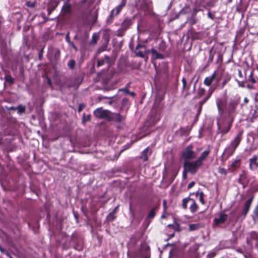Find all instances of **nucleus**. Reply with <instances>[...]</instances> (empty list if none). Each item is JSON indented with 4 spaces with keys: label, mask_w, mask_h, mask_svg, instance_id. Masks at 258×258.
Masks as SVG:
<instances>
[{
    "label": "nucleus",
    "mask_w": 258,
    "mask_h": 258,
    "mask_svg": "<svg viewBox=\"0 0 258 258\" xmlns=\"http://www.w3.org/2000/svg\"><path fill=\"white\" fill-rule=\"evenodd\" d=\"M234 119L225 116H222L217 119L218 126L217 134L223 136L227 134L230 131Z\"/></svg>",
    "instance_id": "1"
},
{
    "label": "nucleus",
    "mask_w": 258,
    "mask_h": 258,
    "mask_svg": "<svg viewBox=\"0 0 258 258\" xmlns=\"http://www.w3.org/2000/svg\"><path fill=\"white\" fill-rule=\"evenodd\" d=\"M161 107L154 105L148 114L146 122V125L152 126L155 125L161 119Z\"/></svg>",
    "instance_id": "2"
},
{
    "label": "nucleus",
    "mask_w": 258,
    "mask_h": 258,
    "mask_svg": "<svg viewBox=\"0 0 258 258\" xmlns=\"http://www.w3.org/2000/svg\"><path fill=\"white\" fill-rule=\"evenodd\" d=\"M239 102L240 98L239 97L231 99L226 108V115H225V116L234 119L237 114L236 108L239 104Z\"/></svg>",
    "instance_id": "3"
},
{
    "label": "nucleus",
    "mask_w": 258,
    "mask_h": 258,
    "mask_svg": "<svg viewBox=\"0 0 258 258\" xmlns=\"http://www.w3.org/2000/svg\"><path fill=\"white\" fill-rule=\"evenodd\" d=\"M202 165L198 160L195 161H186L184 162L183 168L191 174H195Z\"/></svg>",
    "instance_id": "4"
},
{
    "label": "nucleus",
    "mask_w": 258,
    "mask_h": 258,
    "mask_svg": "<svg viewBox=\"0 0 258 258\" xmlns=\"http://www.w3.org/2000/svg\"><path fill=\"white\" fill-rule=\"evenodd\" d=\"M187 204H190L189 210L191 213H194L197 211L198 206L195 200L190 198L183 199L182 204V208L184 209H186Z\"/></svg>",
    "instance_id": "5"
},
{
    "label": "nucleus",
    "mask_w": 258,
    "mask_h": 258,
    "mask_svg": "<svg viewBox=\"0 0 258 258\" xmlns=\"http://www.w3.org/2000/svg\"><path fill=\"white\" fill-rule=\"evenodd\" d=\"M150 52V50L147 49L146 45L144 44H138L136 48V55L141 58L148 59L147 54Z\"/></svg>",
    "instance_id": "6"
},
{
    "label": "nucleus",
    "mask_w": 258,
    "mask_h": 258,
    "mask_svg": "<svg viewBox=\"0 0 258 258\" xmlns=\"http://www.w3.org/2000/svg\"><path fill=\"white\" fill-rule=\"evenodd\" d=\"M182 156L184 160V162L195 159L196 156L195 152L192 150V146H188L186 147L183 152Z\"/></svg>",
    "instance_id": "7"
},
{
    "label": "nucleus",
    "mask_w": 258,
    "mask_h": 258,
    "mask_svg": "<svg viewBox=\"0 0 258 258\" xmlns=\"http://www.w3.org/2000/svg\"><path fill=\"white\" fill-rule=\"evenodd\" d=\"M258 233L255 231H251L247 233L246 237V243L252 247L253 242H255V244L258 246Z\"/></svg>",
    "instance_id": "8"
},
{
    "label": "nucleus",
    "mask_w": 258,
    "mask_h": 258,
    "mask_svg": "<svg viewBox=\"0 0 258 258\" xmlns=\"http://www.w3.org/2000/svg\"><path fill=\"white\" fill-rule=\"evenodd\" d=\"M109 111L108 110L103 109L102 107L98 108L94 111V116L99 119H107Z\"/></svg>",
    "instance_id": "9"
},
{
    "label": "nucleus",
    "mask_w": 258,
    "mask_h": 258,
    "mask_svg": "<svg viewBox=\"0 0 258 258\" xmlns=\"http://www.w3.org/2000/svg\"><path fill=\"white\" fill-rule=\"evenodd\" d=\"M126 3L127 0H121L120 3L111 11L109 18L112 19L115 16L117 15L125 7Z\"/></svg>",
    "instance_id": "10"
},
{
    "label": "nucleus",
    "mask_w": 258,
    "mask_h": 258,
    "mask_svg": "<svg viewBox=\"0 0 258 258\" xmlns=\"http://www.w3.org/2000/svg\"><path fill=\"white\" fill-rule=\"evenodd\" d=\"M249 168L251 171H255L258 168V154H255L249 159Z\"/></svg>",
    "instance_id": "11"
},
{
    "label": "nucleus",
    "mask_w": 258,
    "mask_h": 258,
    "mask_svg": "<svg viewBox=\"0 0 258 258\" xmlns=\"http://www.w3.org/2000/svg\"><path fill=\"white\" fill-rule=\"evenodd\" d=\"M123 120V117L119 113H112L109 111V113L107 120L115 122H120Z\"/></svg>",
    "instance_id": "12"
},
{
    "label": "nucleus",
    "mask_w": 258,
    "mask_h": 258,
    "mask_svg": "<svg viewBox=\"0 0 258 258\" xmlns=\"http://www.w3.org/2000/svg\"><path fill=\"white\" fill-rule=\"evenodd\" d=\"M241 136L242 133H238L229 145L236 150L241 141Z\"/></svg>",
    "instance_id": "13"
},
{
    "label": "nucleus",
    "mask_w": 258,
    "mask_h": 258,
    "mask_svg": "<svg viewBox=\"0 0 258 258\" xmlns=\"http://www.w3.org/2000/svg\"><path fill=\"white\" fill-rule=\"evenodd\" d=\"M227 217V215L224 214L223 213H221L220 214L219 217L215 218L214 219V224L216 225L223 224L226 221Z\"/></svg>",
    "instance_id": "14"
},
{
    "label": "nucleus",
    "mask_w": 258,
    "mask_h": 258,
    "mask_svg": "<svg viewBox=\"0 0 258 258\" xmlns=\"http://www.w3.org/2000/svg\"><path fill=\"white\" fill-rule=\"evenodd\" d=\"M252 200L253 197H251L250 198L247 200L244 204L242 212V214L243 215L244 217H245L246 216L247 213L249 211V210L250 209V207L252 202Z\"/></svg>",
    "instance_id": "15"
},
{
    "label": "nucleus",
    "mask_w": 258,
    "mask_h": 258,
    "mask_svg": "<svg viewBox=\"0 0 258 258\" xmlns=\"http://www.w3.org/2000/svg\"><path fill=\"white\" fill-rule=\"evenodd\" d=\"M58 3L56 1H51L48 4L47 8L48 15L50 14L56 9L57 7Z\"/></svg>",
    "instance_id": "16"
},
{
    "label": "nucleus",
    "mask_w": 258,
    "mask_h": 258,
    "mask_svg": "<svg viewBox=\"0 0 258 258\" xmlns=\"http://www.w3.org/2000/svg\"><path fill=\"white\" fill-rule=\"evenodd\" d=\"M110 59L109 57H108L107 55H105L104 57L103 58L98 60L97 63V67H100L104 65L106 63L108 64V66H109V64H110Z\"/></svg>",
    "instance_id": "17"
},
{
    "label": "nucleus",
    "mask_w": 258,
    "mask_h": 258,
    "mask_svg": "<svg viewBox=\"0 0 258 258\" xmlns=\"http://www.w3.org/2000/svg\"><path fill=\"white\" fill-rule=\"evenodd\" d=\"M216 73L215 72L211 76L206 77L204 80V84L207 86H210L213 83L216 78Z\"/></svg>",
    "instance_id": "18"
},
{
    "label": "nucleus",
    "mask_w": 258,
    "mask_h": 258,
    "mask_svg": "<svg viewBox=\"0 0 258 258\" xmlns=\"http://www.w3.org/2000/svg\"><path fill=\"white\" fill-rule=\"evenodd\" d=\"M132 20L129 18H126L122 22L121 25V28H122L126 31L127 29L129 28L130 26L132 25Z\"/></svg>",
    "instance_id": "19"
},
{
    "label": "nucleus",
    "mask_w": 258,
    "mask_h": 258,
    "mask_svg": "<svg viewBox=\"0 0 258 258\" xmlns=\"http://www.w3.org/2000/svg\"><path fill=\"white\" fill-rule=\"evenodd\" d=\"M204 225L202 223L190 224L188 225L189 231H193L203 227Z\"/></svg>",
    "instance_id": "20"
},
{
    "label": "nucleus",
    "mask_w": 258,
    "mask_h": 258,
    "mask_svg": "<svg viewBox=\"0 0 258 258\" xmlns=\"http://www.w3.org/2000/svg\"><path fill=\"white\" fill-rule=\"evenodd\" d=\"M235 149L230 147L229 145L225 149L223 153L227 155V158L231 156L234 153Z\"/></svg>",
    "instance_id": "21"
},
{
    "label": "nucleus",
    "mask_w": 258,
    "mask_h": 258,
    "mask_svg": "<svg viewBox=\"0 0 258 258\" xmlns=\"http://www.w3.org/2000/svg\"><path fill=\"white\" fill-rule=\"evenodd\" d=\"M210 150L208 149L205 151H204L201 156L198 158V160L200 161V162L203 164V161L208 157L210 153Z\"/></svg>",
    "instance_id": "22"
},
{
    "label": "nucleus",
    "mask_w": 258,
    "mask_h": 258,
    "mask_svg": "<svg viewBox=\"0 0 258 258\" xmlns=\"http://www.w3.org/2000/svg\"><path fill=\"white\" fill-rule=\"evenodd\" d=\"M152 54L153 59H163L164 56L163 54L159 53L155 49H152L150 50Z\"/></svg>",
    "instance_id": "23"
},
{
    "label": "nucleus",
    "mask_w": 258,
    "mask_h": 258,
    "mask_svg": "<svg viewBox=\"0 0 258 258\" xmlns=\"http://www.w3.org/2000/svg\"><path fill=\"white\" fill-rule=\"evenodd\" d=\"M246 178L245 173H243L240 175L238 179V182L243 185V188L245 186Z\"/></svg>",
    "instance_id": "24"
},
{
    "label": "nucleus",
    "mask_w": 258,
    "mask_h": 258,
    "mask_svg": "<svg viewBox=\"0 0 258 258\" xmlns=\"http://www.w3.org/2000/svg\"><path fill=\"white\" fill-rule=\"evenodd\" d=\"M62 11L65 14L70 13L71 11V5L70 4L65 3L62 8Z\"/></svg>",
    "instance_id": "25"
},
{
    "label": "nucleus",
    "mask_w": 258,
    "mask_h": 258,
    "mask_svg": "<svg viewBox=\"0 0 258 258\" xmlns=\"http://www.w3.org/2000/svg\"><path fill=\"white\" fill-rule=\"evenodd\" d=\"M241 160L239 158L235 159L230 165V168L235 169L239 167Z\"/></svg>",
    "instance_id": "26"
},
{
    "label": "nucleus",
    "mask_w": 258,
    "mask_h": 258,
    "mask_svg": "<svg viewBox=\"0 0 258 258\" xmlns=\"http://www.w3.org/2000/svg\"><path fill=\"white\" fill-rule=\"evenodd\" d=\"M196 196L197 197H199L200 202H201V203L202 205H204L205 204V201H204V194L203 193V191H200L198 190L196 192Z\"/></svg>",
    "instance_id": "27"
},
{
    "label": "nucleus",
    "mask_w": 258,
    "mask_h": 258,
    "mask_svg": "<svg viewBox=\"0 0 258 258\" xmlns=\"http://www.w3.org/2000/svg\"><path fill=\"white\" fill-rule=\"evenodd\" d=\"M149 151V148H147L145 149L142 153V155L141 156V158L144 161H146L148 160V155L147 153Z\"/></svg>",
    "instance_id": "28"
},
{
    "label": "nucleus",
    "mask_w": 258,
    "mask_h": 258,
    "mask_svg": "<svg viewBox=\"0 0 258 258\" xmlns=\"http://www.w3.org/2000/svg\"><path fill=\"white\" fill-rule=\"evenodd\" d=\"M253 72L252 71L250 72V75L247 79V81L251 83L252 84H255L256 82L255 79L253 77Z\"/></svg>",
    "instance_id": "29"
},
{
    "label": "nucleus",
    "mask_w": 258,
    "mask_h": 258,
    "mask_svg": "<svg viewBox=\"0 0 258 258\" xmlns=\"http://www.w3.org/2000/svg\"><path fill=\"white\" fill-rule=\"evenodd\" d=\"M157 209L156 207L154 208L149 212L147 218L149 219H153L155 215V211Z\"/></svg>",
    "instance_id": "30"
},
{
    "label": "nucleus",
    "mask_w": 258,
    "mask_h": 258,
    "mask_svg": "<svg viewBox=\"0 0 258 258\" xmlns=\"http://www.w3.org/2000/svg\"><path fill=\"white\" fill-rule=\"evenodd\" d=\"M75 65H76V61L74 59H70L69 61V62H68V66L71 70H73L74 69Z\"/></svg>",
    "instance_id": "31"
},
{
    "label": "nucleus",
    "mask_w": 258,
    "mask_h": 258,
    "mask_svg": "<svg viewBox=\"0 0 258 258\" xmlns=\"http://www.w3.org/2000/svg\"><path fill=\"white\" fill-rule=\"evenodd\" d=\"M125 30L122 28H120L116 31V35L118 37H121L124 35Z\"/></svg>",
    "instance_id": "32"
},
{
    "label": "nucleus",
    "mask_w": 258,
    "mask_h": 258,
    "mask_svg": "<svg viewBox=\"0 0 258 258\" xmlns=\"http://www.w3.org/2000/svg\"><path fill=\"white\" fill-rule=\"evenodd\" d=\"M5 81L11 84L14 83V79L10 75H6L5 77Z\"/></svg>",
    "instance_id": "33"
},
{
    "label": "nucleus",
    "mask_w": 258,
    "mask_h": 258,
    "mask_svg": "<svg viewBox=\"0 0 258 258\" xmlns=\"http://www.w3.org/2000/svg\"><path fill=\"white\" fill-rule=\"evenodd\" d=\"M216 104L219 112L222 111L221 105H222V101L220 99H218L216 101Z\"/></svg>",
    "instance_id": "34"
},
{
    "label": "nucleus",
    "mask_w": 258,
    "mask_h": 258,
    "mask_svg": "<svg viewBox=\"0 0 258 258\" xmlns=\"http://www.w3.org/2000/svg\"><path fill=\"white\" fill-rule=\"evenodd\" d=\"M218 172L219 173L224 175H226L227 173V171L224 168L222 167H219L218 168Z\"/></svg>",
    "instance_id": "35"
},
{
    "label": "nucleus",
    "mask_w": 258,
    "mask_h": 258,
    "mask_svg": "<svg viewBox=\"0 0 258 258\" xmlns=\"http://www.w3.org/2000/svg\"><path fill=\"white\" fill-rule=\"evenodd\" d=\"M98 39V36L95 34H94L92 36V43L93 44L96 43Z\"/></svg>",
    "instance_id": "36"
},
{
    "label": "nucleus",
    "mask_w": 258,
    "mask_h": 258,
    "mask_svg": "<svg viewBox=\"0 0 258 258\" xmlns=\"http://www.w3.org/2000/svg\"><path fill=\"white\" fill-rule=\"evenodd\" d=\"M90 120V115H88L87 116H85V114H84L83 118V122H85L86 121H89Z\"/></svg>",
    "instance_id": "37"
},
{
    "label": "nucleus",
    "mask_w": 258,
    "mask_h": 258,
    "mask_svg": "<svg viewBox=\"0 0 258 258\" xmlns=\"http://www.w3.org/2000/svg\"><path fill=\"white\" fill-rule=\"evenodd\" d=\"M35 3L31 2H27L26 3V6L28 7L34 8L35 7Z\"/></svg>",
    "instance_id": "38"
},
{
    "label": "nucleus",
    "mask_w": 258,
    "mask_h": 258,
    "mask_svg": "<svg viewBox=\"0 0 258 258\" xmlns=\"http://www.w3.org/2000/svg\"><path fill=\"white\" fill-rule=\"evenodd\" d=\"M114 215V214H113V213L112 212H111L108 216V219L111 221L114 220V219H115V216Z\"/></svg>",
    "instance_id": "39"
},
{
    "label": "nucleus",
    "mask_w": 258,
    "mask_h": 258,
    "mask_svg": "<svg viewBox=\"0 0 258 258\" xmlns=\"http://www.w3.org/2000/svg\"><path fill=\"white\" fill-rule=\"evenodd\" d=\"M253 215L256 218H258V205H257L255 207V208L253 211Z\"/></svg>",
    "instance_id": "40"
},
{
    "label": "nucleus",
    "mask_w": 258,
    "mask_h": 258,
    "mask_svg": "<svg viewBox=\"0 0 258 258\" xmlns=\"http://www.w3.org/2000/svg\"><path fill=\"white\" fill-rule=\"evenodd\" d=\"M18 112L19 113H23L25 111V108L24 106H19L18 108Z\"/></svg>",
    "instance_id": "41"
},
{
    "label": "nucleus",
    "mask_w": 258,
    "mask_h": 258,
    "mask_svg": "<svg viewBox=\"0 0 258 258\" xmlns=\"http://www.w3.org/2000/svg\"><path fill=\"white\" fill-rule=\"evenodd\" d=\"M85 107V105L84 104H80L79 105V107L78 109V112H80Z\"/></svg>",
    "instance_id": "42"
},
{
    "label": "nucleus",
    "mask_w": 258,
    "mask_h": 258,
    "mask_svg": "<svg viewBox=\"0 0 258 258\" xmlns=\"http://www.w3.org/2000/svg\"><path fill=\"white\" fill-rule=\"evenodd\" d=\"M205 91V90L203 88H201V89H199V90L198 91V95L200 96H201L202 95L204 94Z\"/></svg>",
    "instance_id": "43"
},
{
    "label": "nucleus",
    "mask_w": 258,
    "mask_h": 258,
    "mask_svg": "<svg viewBox=\"0 0 258 258\" xmlns=\"http://www.w3.org/2000/svg\"><path fill=\"white\" fill-rule=\"evenodd\" d=\"M209 96H208V97L205 98L204 99H203V100L201 101L199 103L200 105H201L203 106V105L208 100V99H209Z\"/></svg>",
    "instance_id": "44"
},
{
    "label": "nucleus",
    "mask_w": 258,
    "mask_h": 258,
    "mask_svg": "<svg viewBox=\"0 0 258 258\" xmlns=\"http://www.w3.org/2000/svg\"><path fill=\"white\" fill-rule=\"evenodd\" d=\"M187 172H188V171L187 170H185L184 168L183 173H182V176H183V178H184V179L186 178Z\"/></svg>",
    "instance_id": "45"
},
{
    "label": "nucleus",
    "mask_w": 258,
    "mask_h": 258,
    "mask_svg": "<svg viewBox=\"0 0 258 258\" xmlns=\"http://www.w3.org/2000/svg\"><path fill=\"white\" fill-rule=\"evenodd\" d=\"M182 82L183 84V89H185V88L186 87V80L184 78H182Z\"/></svg>",
    "instance_id": "46"
},
{
    "label": "nucleus",
    "mask_w": 258,
    "mask_h": 258,
    "mask_svg": "<svg viewBox=\"0 0 258 258\" xmlns=\"http://www.w3.org/2000/svg\"><path fill=\"white\" fill-rule=\"evenodd\" d=\"M195 184V182L194 181L190 182L188 185V187H187L189 189V188L192 187Z\"/></svg>",
    "instance_id": "47"
},
{
    "label": "nucleus",
    "mask_w": 258,
    "mask_h": 258,
    "mask_svg": "<svg viewBox=\"0 0 258 258\" xmlns=\"http://www.w3.org/2000/svg\"><path fill=\"white\" fill-rule=\"evenodd\" d=\"M66 41L69 44L71 41L70 39V37H69V33H68L66 35Z\"/></svg>",
    "instance_id": "48"
},
{
    "label": "nucleus",
    "mask_w": 258,
    "mask_h": 258,
    "mask_svg": "<svg viewBox=\"0 0 258 258\" xmlns=\"http://www.w3.org/2000/svg\"><path fill=\"white\" fill-rule=\"evenodd\" d=\"M119 91H122L125 94H128L129 93V91L126 88L120 89Z\"/></svg>",
    "instance_id": "49"
},
{
    "label": "nucleus",
    "mask_w": 258,
    "mask_h": 258,
    "mask_svg": "<svg viewBox=\"0 0 258 258\" xmlns=\"http://www.w3.org/2000/svg\"><path fill=\"white\" fill-rule=\"evenodd\" d=\"M70 45H71L74 49H75L76 50H77V47L74 45V44L71 41L69 43Z\"/></svg>",
    "instance_id": "50"
},
{
    "label": "nucleus",
    "mask_w": 258,
    "mask_h": 258,
    "mask_svg": "<svg viewBox=\"0 0 258 258\" xmlns=\"http://www.w3.org/2000/svg\"><path fill=\"white\" fill-rule=\"evenodd\" d=\"M202 108V105H200V106L198 109V113H197V116H198L201 113Z\"/></svg>",
    "instance_id": "51"
},
{
    "label": "nucleus",
    "mask_w": 258,
    "mask_h": 258,
    "mask_svg": "<svg viewBox=\"0 0 258 258\" xmlns=\"http://www.w3.org/2000/svg\"><path fill=\"white\" fill-rule=\"evenodd\" d=\"M47 84H48V85L50 87H51L52 86V83H51L50 79L49 78H47Z\"/></svg>",
    "instance_id": "52"
},
{
    "label": "nucleus",
    "mask_w": 258,
    "mask_h": 258,
    "mask_svg": "<svg viewBox=\"0 0 258 258\" xmlns=\"http://www.w3.org/2000/svg\"><path fill=\"white\" fill-rule=\"evenodd\" d=\"M215 255V254L213 252L211 253H210L208 254V256L209 257V258H212L213 257H214Z\"/></svg>",
    "instance_id": "53"
},
{
    "label": "nucleus",
    "mask_w": 258,
    "mask_h": 258,
    "mask_svg": "<svg viewBox=\"0 0 258 258\" xmlns=\"http://www.w3.org/2000/svg\"><path fill=\"white\" fill-rule=\"evenodd\" d=\"M97 14H95V17L93 18V21H92V22H93V23H95V22H96V19H97Z\"/></svg>",
    "instance_id": "54"
},
{
    "label": "nucleus",
    "mask_w": 258,
    "mask_h": 258,
    "mask_svg": "<svg viewBox=\"0 0 258 258\" xmlns=\"http://www.w3.org/2000/svg\"><path fill=\"white\" fill-rule=\"evenodd\" d=\"M238 75H239V77H240V78L242 77V73L240 70L238 71Z\"/></svg>",
    "instance_id": "55"
},
{
    "label": "nucleus",
    "mask_w": 258,
    "mask_h": 258,
    "mask_svg": "<svg viewBox=\"0 0 258 258\" xmlns=\"http://www.w3.org/2000/svg\"><path fill=\"white\" fill-rule=\"evenodd\" d=\"M208 15L209 18L213 19L212 15V14H211V13L210 12L208 13Z\"/></svg>",
    "instance_id": "56"
},
{
    "label": "nucleus",
    "mask_w": 258,
    "mask_h": 258,
    "mask_svg": "<svg viewBox=\"0 0 258 258\" xmlns=\"http://www.w3.org/2000/svg\"><path fill=\"white\" fill-rule=\"evenodd\" d=\"M199 10H198L197 8H195L194 9V14H196L198 12H199Z\"/></svg>",
    "instance_id": "57"
},
{
    "label": "nucleus",
    "mask_w": 258,
    "mask_h": 258,
    "mask_svg": "<svg viewBox=\"0 0 258 258\" xmlns=\"http://www.w3.org/2000/svg\"><path fill=\"white\" fill-rule=\"evenodd\" d=\"M117 208H118V206H116V207L114 208V209L112 211V213H113V214H115V212H116V210L117 209Z\"/></svg>",
    "instance_id": "58"
},
{
    "label": "nucleus",
    "mask_w": 258,
    "mask_h": 258,
    "mask_svg": "<svg viewBox=\"0 0 258 258\" xmlns=\"http://www.w3.org/2000/svg\"><path fill=\"white\" fill-rule=\"evenodd\" d=\"M166 201L164 200V201H163V206H164V209H165V208H166Z\"/></svg>",
    "instance_id": "59"
},
{
    "label": "nucleus",
    "mask_w": 258,
    "mask_h": 258,
    "mask_svg": "<svg viewBox=\"0 0 258 258\" xmlns=\"http://www.w3.org/2000/svg\"><path fill=\"white\" fill-rule=\"evenodd\" d=\"M237 82H238L239 86H240V87H243V85L241 84L242 82H239L238 81H237Z\"/></svg>",
    "instance_id": "60"
},
{
    "label": "nucleus",
    "mask_w": 258,
    "mask_h": 258,
    "mask_svg": "<svg viewBox=\"0 0 258 258\" xmlns=\"http://www.w3.org/2000/svg\"><path fill=\"white\" fill-rule=\"evenodd\" d=\"M128 94H131L132 96H134L135 95V93H134L133 92H130V91H129V93Z\"/></svg>",
    "instance_id": "61"
},
{
    "label": "nucleus",
    "mask_w": 258,
    "mask_h": 258,
    "mask_svg": "<svg viewBox=\"0 0 258 258\" xmlns=\"http://www.w3.org/2000/svg\"><path fill=\"white\" fill-rule=\"evenodd\" d=\"M247 87L248 88H250V89H252V86L250 85H249V84L247 85Z\"/></svg>",
    "instance_id": "62"
},
{
    "label": "nucleus",
    "mask_w": 258,
    "mask_h": 258,
    "mask_svg": "<svg viewBox=\"0 0 258 258\" xmlns=\"http://www.w3.org/2000/svg\"><path fill=\"white\" fill-rule=\"evenodd\" d=\"M244 101H245V102H246V103L248 102V100H247V99L246 98H245L244 99Z\"/></svg>",
    "instance_id": "63"
},
{
    "label": "nucleus",
    "mask_w": 258,
    "mask_h": 258,
    "mask_svg": "<svg viewBox=\"0 0 258 258\" xmlns=\"http://www.w3.org/2000/svg\"><path fill=\"white\" fill-rule=\"evenodd\" d=\"M112 97H104V98H112Z\"/></svg>",
    "instance_id": "64"
}]
</instances>
